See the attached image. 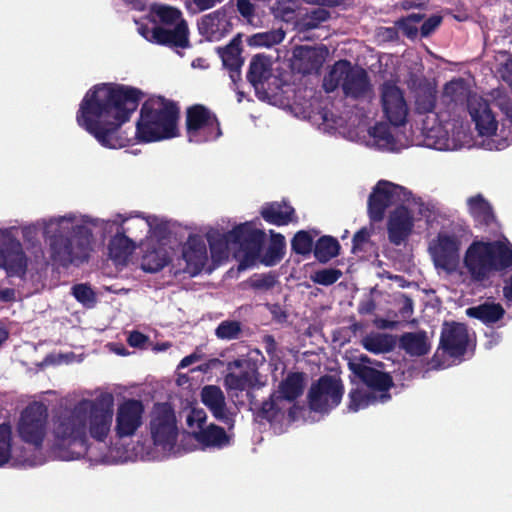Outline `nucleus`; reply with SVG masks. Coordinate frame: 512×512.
Instances as JSON below:
<instances>
[{
  "instance_id": "1",
  "label": "nucleus",
  "mask_w": 512,
  "mask_h": 512,
  "mask_svg": "<svg viewBox=\"0 0 512 512\" xmlns=\"http://www.w3.org/2000/svg\"><path fill=\"white\" fill-rule=\"evenodd\" d=\"M144 93L132 86L101 83L89 89L76 114L80 127L109 149L126 147L130 138L121 132L136 111Z\"/></svg>"
},
{
  "instance_id": "2",
  "label": "nucleus",
  "mask_w": 512,
  "mask_h": 512,
  "mask_svg": "<svg viewBox=\"0 0 512 512\" xmlns=\"http://www.w3.org/2000/svg\"><path fill=\"white\" fill-rule=\"evenodd\" d=\"M69 224L65 218H60L51 222L44 231L48 235L55 226L53 234L48 237L50 258L63 267L88 261L92 250L91 229L85 225L69 227Z\"/></svg>"
},
{
  "instance_id": "3",
  "label": "nucleus",
  "mask_w": 512,
  "mask_h": 512,
  "mask_svg": "<svg viewBox=\"0 0 512 512\" xmlns=\"http://www.w3.org/2000/svg\"><path fill=\"white\" fill-rule=\"evenodd\" d=\"M180 109L176 102L163 96L148 98L141 106L136 123V138L143 143L158 142L179 135Z\"/></svg>"
},
{
  "instance_id": "4",
  "label": "nucleus",
  "mask_w": 512,
  "mask_h": 512,
  "mask_svg": "<svg viewBox=\"0 0 512 512\" xmlns=\"http://www.w3.org/2000/svg\"><path fill=\"white\" fill-rule=\"evenodd\" d=\"M52 451L62 460L84 457L89 450V438L80 401L71 409L60 411L52 422Z\"/></svg>"
},
{
  "instance_id": "5",
  "label": "nucleus",
  "mask_w": 512,
  "mask_h": 512,
  "mask_svg": "<svg viewBox=\"0 0 512 512\" xmlns=\"http://www.w3.org/2000/svg\"><path fill=\"white\" fill-rule=\"evenodd\" d=\"M463 263L473 281L483 282L493 272L512 268V249L500 241H473Z\"/></svg>"
},
{
  "instance_id": "6",
  "label": "nucleus",
  "mask_w": 512,
  "mask_h": 512,
  "mask_svg": "<svg viewBox=\"0 0 512 512\" xmlns=\"http://www.w3.org/2000/svg\"><path fill=\"white\" fill-rule=\"evenodd\" d=\"M339 87L345 97L354 100L364 99L373 91L367 71L352 65L347 59L336 61L323 79V89L327 93H332Z\"/></svg>"
},
{
  "instance_id": "7",
  "label": "nucleus",
  "mask_w": 512,
  "mask_h": 512,
  "mask_svg": "<svg viewBox=\"0 0 512 512\" xmlns=\"http://www.w3.org/2000/svg\"><path fill=\"white\" fill-rule=\"evenodd\" d=\"M84 410L86 431L98 442H104L111 430L113 419L114 397L109 392H103L95 399L80 400Z\"/></svg>"
},
{
  "instance_id": "8",
  "label": "nucleus",
  "mask_w": 512,
  "mask_h": 512,
  "mask_svg": "<svg viewBox=\"0 0 512 512\" xmlns=\"http://www.w3.org/2000/svg\"><path fill=\"white\" fill-rule=\"evenodd\" d=\"M185 114V128L189 142L201 144L215 141L222 135L218 117L205 105L189 106Z\"/></svg>"
},
{
  "instance_id": "9",
  "label": "nucleus",
  "mask_w": 512,
  "mask_h": 512,
  "mask_svg": "<svg viewBox=\"0 0 512 512\" xmlns=\"http://www.w3.org/2000/svg\"><path fill=\"white\" fill-rule=\"evenodd\" d=\"M48 420V409L41 402L29 404L21 413L17 431L20 438L39 449L42 447Z\"/></svg>"
},
{
  "instance_id": "10",
  "label": "nucleus",
  "mask_w": 512,
  "mask_h": 512,
  "mask_svg": "<svg viewBox=\"0 0 512 512\" xmlns=\"http://www.w3.org/2000/svg\"><path fill=\"white\" fill-rule=\"evenodd\" d=\"M410 195L411 192L403 186L387 180L378 181L368 198L370 220L373 222L382 221L388 207L407 201Z\"/></svg>"
},
{
  "instance_id": "11",
  "label": "nucleus",
  "mask_w": 512,
  "mask_h": 512,
  "mask_svg": "<svg viewBox=\"0 0 512 512\" xmlns=\"http://www.w3.org/2000/svg\"><path fill=\"white\" fill-rule=\"evenodd\" d=\"M150 433L153 443L163 449L172 448L178 436L175 412L168 403L154 405L150 419Z\"/></svg>"
},
{
  "instance_id": "12",
  "label": "nucleus",
  "mask_w": 512,
  "mask_h": 512,
  "mask_svg": "<svg viewBox=\"0 0 512 512\" xmlns=\"http://www.w3.org/2000/svg\"><path fill=\"white\" fill-rule=\"evenodd\" d=\"M343 393L344 387L340 379L323 375L309 389V408L314 412L327 413L340 404Z\"/></svg>"
},
{
  "instance_id": "13",
  "label": "nucleus",
  "mask_w": 512,
  "mask_h": 512,
  "mask_svg": "<svg viewBox=\"0 0 512 512\" xmlns=\"http://www.w3.org/2000/svg\"><path fill=\"white\" fill-rule=\"evenodd\" d=\"M229 236L234 240L233 245L243 253L240 266L247 267L258 259L266 234L250 221L236 225L229 231Z\"/></svg>"
},
{
  "instance_id": "14",
  "label": "nucleus",
  "mask_w": 512,
  "mask_h": 512,
  "mask_svg": "<svg viewBox=\"0 0 512 512\" xmlns=\"http://www.w3.org/2000/svg\"><path fill=\"white\" fill-rule=\"evenodd\" d=\"M379 92L384 117L395 127L403 126L409 113L404 91L396 82L387 80L380 85Z\"/></svg>"
},
{
  "instance_id": "15",
  "label": "nucleus",
  "mask_w": 512,
  "mask_h": 512,
  "mask_svg": "<svg viewBox=\"0 0 512 512\" xmlns=\"http://www.w3.org/2000/svg\"><path fill=\"white\" fill-rule=\"evenodd\" d=\"M461 240L455 234L438 233L429 251L436 268L454 272L460 261Z\"/></svg>"
},
{
  "instance_id": "16",
  "label": "nucleus",
  "mask_w": 512,
  "mask_h": 512,
  "mask_svg": "<svg viewBox=\"0 0 512 512\" xmlns=\"http://www.w3.org/2000/svg\"><path fill=\"white\" fill-rule=\"evenodd\" d=\"M144 405L140 400L127 399L118 406L115 431L119 438L130 437L142 425Z\"/></svg>"
},
{
  "instance_id": "17",
  "label": "nucleus",
  "mask_w": 512,
  "mask_h": 512,
  "mask_svg": "<svg viewBox=\"0 0 512 512\" xmlns=\"http://www.w3.org/2000/svg\"><path fill=\"white\" fill-rule=\"evenodd\" d=\"M469 343L467 326L463 323H445L440 336L439 348L451 358H462Z\"/></svg>"
},
{
  "instance_id": "18",
  "label": "nucleus",
  "mask_w": 512,
  "mask_h": 512,
  "mask_svg": "<svg viewBox=\"0 0 512 512\" xmlns=\"http://www.w3.org/2000/svg\"><path fill=\"white\" fill-rule=\"evenodd\" d=\"M414 228L411 211L404 205L397 206L389 215L387 233L389 242L395 246L405 244Z\"/></svg>"
},
{
  "instance_id": "19",
  "label": "nucleus",
  "mask_w": 512,
  "mask_h": 512,
  "mask_svg": "<svg viewBox=\"0 0 512 512\" xmlns=\"http://www.w3.org/2000/svg\"><path fill=\"white\" fill-rule=\"evenodd\" d=\"M353 374L370 390L379 392L381 402L390 400L389 390L394 386L392 376L372 366L357 364L353 367Z\"/></svg>"
},
{
  "instance_id": "20",
  "label": "nucleus",
  "mask_w": 512,
  "mask_h": 512,
  "mask_svg": "<svg viewBox=\"0 0 512 512\" xmlns=\"http://www.w3.org/2000/svg\"><path fill=\"white\" fill-rule=\"evenodd\" d=\"M0 268H4L8 276L23 277L26 274L27 257L18 240L0 241Z\"/></svg>"
},
{
  "instance_id": "21",
  "label": "nucleus",
  "mask_w": 512,
  "mask_h": 512,
  "mask_svg": "<svg viewBox=\"0 0 512 512\" xmlns=\"http://www.w3.org/2000/svg\"><path fill=\"white\" fill-rule=\"evenodd\" d=\"M327 53L328 49L324 45L320 47L298 46L293 51V65L303 75L318 72L325 61Z\"/></svg>"
},
{
  "instance_id": "22",
  "label": "nucleus",
  "mask_w": 512,
  "mask_h": 512,
  "mask_svg": "<svg viewBox=\"0 0 512 512\" xmlns=\"http://www.w3.org/2000/svg\"><path fill=\"white\" fill-rule=\"evenodd\" d=\"M182 256L186 262L185 272L191 276L198 275L208 260L207 247L203 237L190 235L183 246Z\"/></svg>"
},
{
  "instance_id": "23",
  "label": "nucleus",
  "mask_w": 512,
  "mask_h": 512,
  "mask_svg": "<svg viewBox=\"0 0 512 512\" xmlns=\"http://www.w3.org/2000/svg\"><path fill=\"white\" fill-rule=\"evenodd\" d=\"M272 76L271 60L263 54L255 55L249 65L247 80L254 87L257 97L260 100L270 98L269 92L265 88L266 82Z\"/></svg>"
},
{
  "instance_id": "24",
  "label": "nucleus",
  "mask_w": 512,
  "mask_h": 512,
  "mask_svg": "<svg viewBox=\"0 0 512 512\" xmlns=\"http://www.w3.org/2000/svg\"><path fill=\"white\" fill-rule=\"evenodd\" d=\"M233 24L224 9L204 15L198 23L199 33L209 41H218L232 30Z\"/></svg>"
},
{
  "instance_id": "25",
  "label": "nucleus",
  "mask_w": 512,
  "mask_h": 512,
  "mask_svg": "<svg viewBox=\"0 0 512 512\" xmlns=\"http://www.w3.org/2000/svg\"><path fill=\"white\" fill-rule=\"evenodd\" d=\"M468 109L479 135L492 136L495 134L498 122L490 104L485 99L474 98L469 100Z\"/></svg>"
},
{
  "instance_id": "26",
  "label": "nucleus",
  "mask_w": 512,
  "mask_h": 512,
  "mask_svg": "<svg viewBox=\"0 0 512 512\" xmlns=\"http://www.w3.org/2000/svg\"><path fill=\"white\" fill-rule=\"evenodd\" d=\"M247 396L250 409L259 422L267 421L273 423L282 418L284 403H279L282 400L277 398L276 392H273L267 400L261 403L250 392L247 393Z\"/></svg>"
},
{
  "instance_id": "27",
  "label": "nucleus",
  "mask_w": 512,
  "mask_h": 512,
  "mask_svg": "<svg viewBox=\"0 0 512 512\" xmlns=\"http://www.w3.org/2000/svg\"><path fill=\"white\" fill-rule=\"evenodd\" d=\"M241 37L235 36L228 45L219 47L218 53L222 59L223 66L228 69L229 76L233 83L241 80V67L244 63L241 57Z\"/></svg>"
},
{
  "instance_id": "28",
  "label": "nucleus",
  "mask_w": 512,
  "mask_h": 512,
  "mask_svg": "<svg viewBox=\"0 0 512 512\" xmlns=\"http://www.w3.org/2000/svg\"><path fill=\"white\" fill-rule=\"evenodd\" d=\"M260 215L267 223L275 226H286L297 221L294 207L284 200L265 203Z\"/></svg>"
},
{
  "instance_id": "29",
  "label": "nucleus",
  "mask_w": 512,
  "mask_h": 512,
  "mask_svg": "<svg viewBox=\"0 0 512 512\" xmlns=\"http://www.w3.org/2000/svg\"><path fill=\"white\" fill-rule=\"evenodd\" d=\"M155 35L158 37L157 44L159 45L182 49L190 47L188 24L184 19H181L173 29L159 26Z\"/></svg>"
},
{
  "instance_id": "30",
  "label": "nucleus",
  "mask_w": 512,
  "mask_h": 512,
  "mask_svg": "<svg viewBox=\"0 0 512 512\" xmlns=\"http://www.w3.org/2000/svg\"><path fill=\"white\" fill-rule=\"evenodd\" d=\"M468 212L475 222V227L486 228L496 222L492 205L482 194L467 199Z\"/></svg>"
},
{
  "instance_id": "31",
  "label": "nucleus",
  "mask_w": 512,
  "mask_h": 512,
  "mask_svg": "<svg viewBox=\"0 0 512 512\" xmlns=\"http://www.w3.org/2000/svg\"><path fill=\"white\" fill-rule=\"evenodd\" d=\"M130 232L129 227L121 225L116 234L110 239L108 250L110 258L117 263H125L135 249V243L126 233Z\"/></svg>"
},
{
  "instance_id": "32",
  "label": "nucleus",
  "mask_w": 512,
  "mask_h": 512,
  "mask_svg": "<svg viewBox=\"0 0 512 512\" xmlns=\"http://www.w3.org/2000/svg\"><path fill=\"white\" fill-rule=\"evenodd\" d=\"M399 348L411 357L425 356L430 352L431 344L427 332H405L399 338Z\"/></svg>"
},
{
  "instance_id": "33",
  "label": "nucleus",
  "mask_w": 512,
  "mask_h": 512,
  "mask_svg": "<svg viewBox=\"0 0 512 512\" xmlns=\"http://www.w3.org/2000/svg\"><path fill=\"white\" fill-rule=\"evenodd\" d=\"M466 315L481 321L486 326H491L504 317L505 309L500 303L485 301L479 305L468 307Z\"/></svg>"
},
{
  "instance_id": "34",
  "label": "nucleus",
  "mask_w": 512,
  "mask_h": 512,
  "mask_svg": "<svg viewBox=\"0 0 512 512\" xmlns=\"http://www.w3.org/2000/svg\"><path fill=\"white\" fill-rule=\"evenodd\" d=\"M304 386L305 374L303 372H290L279 383L276 392L277 398L293 402L303 394Z\"/></svg>"
},
{
  "instance_id": "35",
  "label": "nucleus",
  "mask_w": 512,
  "mask_h": 512,
  "mask_svg": "<svg viewBox=\"0 0 512 512\" xmlns=\"http://www.w3.org/2000/svg\"><path fill=\"white\" fill-rule=\"evenodd\" d=\"M195 439L205 447L222 449L231 443V436L227 434L224 428L210 424L204 429L194 434Z\"/></svg>"
},
{
  "instance_id": "36",
  "label": "nucleus",
  "mask_w": 512,
  "mask_h": 512,
  "mask_svg": "<svg viewBox=\"0 0 512 512\" xmlns=\"http://www.w3.org/2000/svg\"><path fill=\"white\" fill-rule=\"evenodd\" d=\"M207 241L212 259L219 261L228 257L229 245H233L234 240L229 236V231L221 233L216 230L207 234Z\"/></svg>"
},
{
  "instance_id": "37",
  "label": "nucleus",
  "mask_w": 512,
  "mask_h": 512,
  "mask_svg": "<svg viewBox=\"0 0 512 512\" xmlns=\"http://www.w3.org/2000/svg\"><path fill=\"white\" fill-rule=\"evenodd\" d=\"M340 244L338 240L330 235H324L317 239L314 245V257L320 263H327L337 257L340 253Z\"/></svg>"
},
{
  "instance_id": "38",
  "label": "nucleus",
  "mask_w": 512,
  "mask_h": 512,
  "mask_svg": "<svg viewBox=\"0 0 512 512\" xmlns=\"http://www.w3.org/2000/svg\"><path fill=\"white\" fill-rule=\"evenodd\" d=\"M286 242L285 237L280 233L271 231L270 243L261 259L266 266L278 264L285 255Z\"/></svg>"
},
{
  "instance_id": "39",
  "label": "nucleus",
  "mask_w": 512,
  "mask_h": 512,
  "mask_svg": "<svg viewBox=\"0 0 512 512\" xmlns=\"http://www.w3.org/2000/svg\"><path fill=\"white\" fill-rule=\"evenodd\" d=\"M255 370H241L239 373L229 372L224 378V384L227 389L235 391H244L255 384Z\"/></svg>"
},
{
  "instance_id": "40",
  "label": "nucleus",
  "mask_w": 512,
  "mask_h": 512,
  "mask_svg": "<svg viewBox=\"0 0 512 512\" xmlns=\"http://www.w3.org/2000/svg\"><path fill=\"white\" fill-rule=\"evenodd\" d=\"M318 235L317 230H313V234L310 231L299 230L291 239V250L297 255L303 257L309 256L314 250V236Z\"/></svg>"
},
{
  "instance_id": "41",
  "label": "nucleus",
  "mask_w": 512,
  "mask_h": 512,
  "mask_svg": "<svg viewBox=\"0 0 512 512\" xmlns=\"http://www.w3.org/2000/svg\"><path fill=\"white\" fill-rule=\"evenodd\" d=\"M242 333V324L237 320H224L215 329V336L225 341L237 340Z\"/></svg>"
},
{
  "instance_id": "42",
  "label": "nucleus",
  "mask_w": 512,
  "mask_h": 512,
  "mask_svg": "<svg viewBox=\"0 0 512 512\" xmlns=\"http://www.w3.org/2000/svg\"><path fill=\"white\" fill-rule=\"evenodd\" d=\"M152 11L163 25L175 26L183 19L181 11L175 7L159 5L153 7Z\"/></svg>"
},
{
  "instance_id": "43",
  "label": "nucleus",
  "mask_w": 512,
  "mask_h": 512,
  "mask_svg": "<svg viewBox=\"0 0 512 512\" xmlns=\"http://www.w3.org/2000/svg\"><path fill=\"white\" fill-rule=\"evenodd\" d=\"M363 346L366 350L372 353H383L392 350L393 341L387 335H377L373 337H366L363 340Z\"/></svg>"
},
{
  "instance_id": "44",
  "label": "nucleus",
  "mask_w": 512,
  "mask_h": 512,
  "mask_svg": "<svg viewBox=\"0 0 512 512\" xmlns=\"http://www.w3.org/2000/svg\"><path fill=\"white\" fill-rule=\"evenodd\" d=\"M74 298L87 308L95 306L97 299L96 294L88 284H75L71 288Z\"/></svg>"
},
{
  "instance_id": "45",
  "label": "nucleus",
  "mask_w": 512,
  "mask_h": 512,
  "mask_svg": "<svg viewBox=\"0 0 512 512\" xmlns=\"http://www.w3.org/2000/svg\"><path fill=\"white\" fill-rule=\"evenodd\" d=\"M424 18L423 14H410L407 17H403L395 22L398 29L402 31V33L410 38L414 39L418 35V28L416 24L421 22Z\"/></svg>"
},
{
  "instance_id": "46",
  "label": "nucleus",
  "mask_w": 512,
  "mask_h": 512,
  "mask_svg": "<svg viewBox=\"0 0 512 512\" xmlns=\"http://www.w3.org/2000/svg\"><path fill=\"white\" fill-rule=\"evenodd\" d=\"M283 34L275 31L256 33L248 38V44L255 47H271L283 39Z\"/></svg>"
},
{
  "instance_id": "47",
  "label": "nucleus",
  "mask_w": 512,
  "mask_h": 512,
  "mask_svg": "<svg viewBox=\"0 0 512 512\" xmlns=\"http://www.w3.org/2000/svg\"><path fill=\"white\" fill-rule=\"evenodd\" d=\"M436 93L432 90H424L417 94L415 100L416 111L419 114L432 112L436 106Z\"/></svg>"
},
{
  "instance_id": "48",
  "label": "nucleus",
  "mask_w": 512,
  "mask_h": 512,
  "mask_svg": "<svg viewBox=\"0 0 512 512\" xmlns=\"http://www.w3.org/2000/svg\"><path fill=\"white\" fill-rule=\"evenodd\" d=\"M167 265L165 256H161L157 251L148 252L143 256L142 269L146 272L155 273Z\"/></svg>"
},
{
  "instance_id": "49",
  "label": "nucleus",
  "mask_w": 512,
  "mask_h": 512,
  "mask_svg": "<svg viewBox=\"0 0 512 512\" xmlns=\"http://www.w3.org/2000/svg\"><path fill=\"white\" fill-rule=\"evenodd\" d=\"M209 411L217 421L226 425L228 429H232L234 427L235 414L227 408L226 400H223L222 403L210 407Z\"/></svg>"
},
{
  "instance_id": "50",
  "label": "nucleus",
  "mask_w": 512,
  "mask_h": 512,
  "mask_svg": "<svg viewBox=\"0 0 512 512\" xmlns=\"http://www.w3.org/2000/svg\"><path fill=\"white\" fill-rule=\"evenodd\" d=\"M223 400H225L224 393L218 386L207 385L203 387L201 391V401L208 409L222 403Z\"/></svg>"
},
{
  "instance_id": "51",
  "label": "nucleus",
  "mask_w": 512,
  "mask_h": 512,
  "mask_svg": "<svg viewBox=\"0 0 512 512\" xmlns=\"http://www.w3.org/2000/svg\"><path fill=\"white\" fill-rule=\"evenodd\" d=\"M342 276V272L336 268H325L316 271L312 276L311 280L319 285L330 286L336 283Z\"/></svg>"
},
{
  "instance_id": "52",
  "label": "nucleus",
  "mask_w": 512,
  "mask_h": 512,
  "mask_svg": "<svg viewBox=\"0 0 512 512\" xmlns=\"http://www.w3.org/2000/svg\"><path fill=\"white\" fill-rule=\"evenodd\" d=\"M375 397L370 393H363L359 390H352L349 393L348 409L357 412L360 409L368 407Z\"/></svg>"
},
{
  "instance_id": "53",
  "label": "nucleus",
  "mask_w": 512,
  "mask_h": 512,
  "mask_svg": "<svg viewBox=\"0 0 512 512\" xmlns=\"http://www.w3.org/2000/svg\"><path fill=\"white\" fill-rule=\"evenodd\" d=\"M372 229L362 227L358 230L352 238L351 252L358 254L367 251V246L371 244Z\"/></svg>"
},
{
  "instance_id": "54",
  "label": "nucleus",
  "mask_w": 512,
  "mask_h": 512,
  "mask_svg": "<svg viewBox=\"0 0 512 512\" xmlns=\"http://www.w3.org/2000/svg\"><path fill=\"white\" fill-rule=\"evenodd\" d=\"M11 457V431L6 425H0V467Z\"/></svg>"
},
{
  "instance_id": "55",
  "label": "nucleus",
  "mask_w": 512,
  "mask_h": 512,
  "mask_svg": "<svg viewBox=\"0 0 512 512\" xmlns=\"http://www.w3.org/2000/svg\"><path fill=\"white\" fill-rule=\"evenodd\" d=\"M330 18V12L323 8H316L312 10L307 17L303 20L302 26L305 30H312L318 28L321 23Z\"/></svg>"
},
{
  "instance_id": "56",
  "label": "nucleus",
  "mask_w": 512,
  "mask_h": 512,
  "mask_svg": "<svg viewBox=\"0 0 512 512\" xmlns=\"http://www.w3.org/2000/svg\"><path fill=\"white\" fill-rule=\"evenodd\" d=\"M442 22V17L439 15H432L426 19L420 28L422 37L429 36Z\"/></svg>"
},
{
  "instance_id": "57",
  "label": "nucleus",
  "mask_w": 512,
  "mask_h": 512,
  "mask_svg": "<svg viewBox=\"0 0 512 512\" xmlns=\"http://www.w3.org/2000/svg\"><path fill=\"white\" fill-rule=\"evenodd\" d=\"M237 10L248 21L255 16V5L250 0H237Z\"/></svg>"
},
{
  "instance_id": "58",
  "label": "nucleus",
  "mask_w": 512,
  "mask_h": 512,
  "mask_svg": "<svg viewBox=\"0 0 512 512\" xmlns=\"http://www.w3.org/2000/svg\"><path fill=\"white\" fill-rule=\"evenodd\" d=\"M206 412L203 409H192L190 414L187 416V424L188 426L192 427L193 424L196 422L198 427L201 429H204L202 426L206 421Z\"/></svg>"
},
{
  "instance_id": "59",
  "label": "nucleus",
  "mask_w": 512,
  "mask_h": 512,
  "mask_svg": "<svg viewBox=\"0 0 512 512\" xmlns=\"http://www.w3.org/2000/svg\"><path fill=\"white\" fill-rule=\"evenodd\" d=\"M159 25L149 26L147 24H140L138 26V32L141 36H143L146 40L151 43L157 44L158 37H156V33L158 32Z\"/></svg>"
},
{
  "instance_id": "60",
  "label": "nucleus",
  "mask_w": 512,
  "mask_h": 512,
  "mask_svg": "<svg viewBox=\"0 0 512 512\" xmlns=\"http://www.w3.org/2000/svg\"><path fill=\"white\" fill-rule=\"evenodd\" d=\"M376 310V302L374 298L369 295L366 298L362 299L359 304L357 311L360 315H371Z\"/></svg>"
},
{
  "instance_id": "61",
  "label": "nucleus",
  "mask_w": 512,
  "mask_h": 512,
  "mask_svg": "<svg viewBox=\"0 0 512 512\" xmlns=\"http://www.w3.org/2000/svg\"><path fill=\"white\" fill-rule=\"evenodd\" d=\"M149 338L145 334L139 331H132L128 338L127 343L129 346L134 348H142L145 346V344L148 342Z\"/></svg>"
},
{
  "instance_id": "62",
  "label": "nucleus",
  "mask_w": 512,
  "mask_h": 512,
  "mask_svg": "<svg viewBox=\"0 0 512 512\" xmlns=\"http://www.w3.org/2000/svg\"><path fill=\"white\" fill-rule=\"evenodd\" d=\"M372 136L378 140L384 141L390 144L394 141L393 135L385 125H376L373 128Z\"/></svg>"
},
{
  "instance_id": "63",
  "label": "nucleus",
  "mask_w": 512,
  "mask_h": 512,
  "mask_svg": "<svg viewBox=\"0 0 512 512\" xmlns=\"http://www.w3.org/2000/svg\"><path fill=\"white\" fill-rule=\"evenodd\" d=\"M499 72L502 80L512 89V60L506 61Z\"/></svg>"
},
{
  "instance_id": "64",
  "label": "nucleus",
  "mask_w": 512,
  "mask_h": 512,
  "mask_svg": "<svg viewBox=\"0 0 512 512\" xmlns=\"http://www.w3.org/2000/svg\"><path fill=\"white\" fill-rule=\"evenodd\" d=\"M270 312L272 314L273 320H275L278 323H284L287 320V313L281 308L280 305L274 304L270 308Z\"/></svg>"
}]
</instances>
